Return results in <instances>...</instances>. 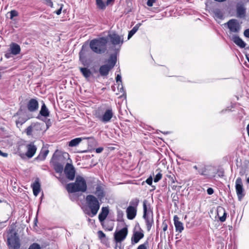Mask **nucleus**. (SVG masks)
Returning a JSON list of instances; mask_svg holds the SVG:
<instances>
[{"label":"nucleus","instance_id":"1","mask_svg":"<svg viewBox=\"0 0 249 249\" xmlns=\"http://www.w3.org/2000/svg\"><path fill=\"white\" fill-rule=\"evenodd\" d=\"M107 43L110 45V49L115 53H118L124 43V36L114 32H110L107 37Z\"/></svg>","mask_w":249,"mask_h":249},{"label":"nucleus","instance_id":"2","mask_svg":"<svg viewBox=\"0 0 249 249\" xmlns=\"http://www.w3.org/2000/svg\"><path fill=\"white\" fill-rule=\"evenodd\" d=\"M66 188L69 193L77 192H85L87 189V186L84 178L81 176H77L75 181L73 183L68 184Z\"/></svg>","mask_w":249,"mask_h":249},{"label":"nucleus","instance_id":"3","mask_svg":"<svg viewBox=\"0 0 249 249\" xmlns=\"http://www.w3.org/2000/svg\"><path fill=\"white\" fill-rule=\"evenodd\" d=\"M86 201L89 210H86L85 213L90 217H93L97 213L100 207L98 199L94 196L89 195L86 197Z\"/></svg>","mask_w":249,"mask_h":249},{"label":"nucleus","instance_id":"4","mask_svg":"<svg viewBox=\"0 0 249 249\" xmlns=\"http://www.w3.org/2000/svg\"><path fill=\"white\" fill-rule=\"evenodd\" d=\"M107 39L105 37H100L90 41L89 47L95 53L101 54L107 50Z\"/></svg>","mask_w":249,"mask_h":249},{"label":"nucleus","instance_id":"5","mask_svg":"<svg viewBox=\"0 0 249 249\" xmlns=\"http://www.w3.org/2000/svg\"><path fill=\"white\" fill-rule=\"evenodd\" d=\"M144 237L143 230L140 228L139 225H136L134 229L133 234L131 238L132 245L137 244L141 239Z\"/></svg>","mask_w":249,"mask_h":249},{"label":"nucleus","instance_id":"6","mask_svg":"<svg viewBox=\"0 0 249 249\" xmlns=\"http://www.w3.org/2000/svg\"><path fill=\"white\" fill-rule=\"evenodd\" d=\"M7 242L8 245L14 249H18L20 248L19 239L17 233L15 232H10L7 238Z\"/></svg>","mask_w":249,"mask_h":249},{"label":"nucleus","instance_id":"7","mask_svg":"<svg viewBox=\"0 0 249 249\" xmlns=\"http://www.w3.org/2000/svg\"><path fill=\"white\" fill-rule=\"evenodd\" d=\"M138 203L139 200L137 199L130 202V204L133 206H128L126 211L127 217L128 219L132 220L135 217L137 213L136 207L138 205Z\"/></svg>","mask_w":249,"mask_h":249},{"label":"nucleus","instance_id":"8","mask_svg":"<svg viewBox=\"0 0 249 249\" xmlns=\"http://www.w3.org/2000/svg\"><path fill=\"white\" fill-rule=\"evenodd\" d=\"M96 117L102 122L107 123L110 121L113 116V112L111 108L107 109L103 115L96 113Z\"/></svg>","mask_w":249,"mask_h":249},{"label":"nucleus","instance_id":"9","mask_svg":"<svg viewBox=\"0 0 249 249\" xmlns=\"http://www.w3.org/2000/svg\"><path fill=\"white\" fill-rule=\"evenodd\" d=\"M128 234V228L126 226L122 229L116 231L114 233V240L116 243L123 241Z\"/></svg>","mask_w":249,"mask_h":249},{"label":"nucleus","instance_id":"10","mask_svg":"<svg viewBox=\"0 0 249 249\" xmlns=\"http://www.w3.org/2000/svg\"><path fill=\"white\" fill-rule=\"evenodd\" d=\"M225 25H227L228 29L231 33H238L241 29V26L239 21L236 19L229 20Z\"/></svg>","mask_w":249,"mask_h":249},{"label":"nucleus","instance_id":"11","mask_svg":"<svg viewBox=\"0 0 249 249\" xmlns=\"http://www.w3.org/2000/svg\"><path fill=\"white\" fill-rule=\"evenodd\" d=\"M235 189L238 198L241 200L245 196L242 179L238 178L235 181Z\"/></svg>","mask_w":249,"mask_h":249},{"label":"nucleus","instance_id":"12","mask_svg":"<svg viewBox=\"0 0 249 249\" xmlns=\"http://www.w3.org/2000/svg\"><path fill=\"white\" fill-rule=\"evenodd\" d=\"M64 173L67 178L70 180L74 179L75 177V170L73 165L70 163H67L64 170Z\"/></svg>","mask_w":249,"mask_h":249},{"label":"nucleus","instance_id":"13","mask_svg":"<svg viewBox=\"0 0 249 249\" xmlns=\"http://www.w3.org/2000/svg\"><path fill=\"white\" fill-rule=\"evenodd\" d=\"M246 8L243 3L238 2L236 5V15L239 18H244L246 16Z\"/></svg>","mask_w":249,"mask_h":249},{"label":"nucleus","instance_id":"14","mask_svg":"<svg viewBox=\"0 0 249 249\" xmlns=\"http://www.w3.org/2000/svg\"><path fill=\"white\" fill-rule=\"evenodd\" d=\"M27 152L26 153V156L28 158H32L35 154L37 148L36 146L32 142L27 144L26 145Z\"/></svg>","mask_w":249,"mask_h":249},{"label":"nucleus","instance_id":"15","mask_svg":"<svg viewBox=\"0 0 249 249\" xmlns=\"http://www.w3.org/2000/svg\"><path fill=\"white\" fill-rule=\"evenodd\" d=\"M94 193L97 196L98 199L100 200L102 199L105 196V192L103 185L102 184H98Z\"/></svg>","mask_w":249,"mask_h":249},{"label":"nucleus","instance_id":"16","mask_svg":"<svg viewBox=\"0 0 249 249\" xmlns=\"http://www.w3.org/2000/svg\"><path fill=\"white\" fill-rule=\"evenodd\" d=\"M227 214V213L223 207L221 206H218L217 207V216L221 222H223L225 221Z\"/></svg>","mask_w":249,"mask_h":249},{"label":"nucleus","instance_id":"17","mask_svg":"<svg viewBox=\"0 0 249 249\" xmlns=\"http://www.w3.org/2000/svg\"><path fill=\"white\" fill-rule=\"evenodd\" d=\"M28 109L31 112L35 111L38 107V103L35 99H31L27 105Z\"/></svg>","mask_w":249,"mask_h":249},{"label":"nucleus","instance_id":"18","mask_svg":"<svg viewBox=\"0 0 249 249\" xmlns=\"http://www.w3.org/2000/svg\"><path fill=\"white\" fill-rule=\"evenodd\" d=\"M174 222L176 231L179 233L181 232L184 229L183 225L182 222L179 221V218L177 215L174 216Z\"/></svg>","mask_w":249,"mask_h":249},{"label":"nucleus","instance_id":"19","mask_svg":"<svg viewBox=\"0 0 249 249\" xmlns=\"http://www.w3.org/2000/svg\"><path fill=\"white\" fill-rule=\"evenodd\" d=\"M231 40L235 44L241 48H244L246 47V43L237 36H233L231 37Z\"/></svg>","mask_w":249,"mask_h":249},{"label":"nucleus","instance_id":"20","mask_svg":"<svg viewBox=\"0 0 249 249\" xmlns=\"http://www.w3.org/2000/svg\"><path fill=\"white\" fill-rule=\"evenodd\" d=\"M10 51H11L13 55H17L20 53V47L19 45L15 43H12L10 45Z\"/></svg>","mask_w":249,"mask_h":249},{"label":"nucleus","instance_id":"21","mask_svg":"<svg viewBox=\"0 0 249 249\" xmlns=\"http://www.w3.org/2000/svg\"><path fill=\"white\" fill-rule=\"evenodd\" d=\"M109 211L107 207H102L101 212L98 215V218L100 222H102L107 218Z\"/></svg>","mask_w":249,"mask_h":249},{"label":"nucleus","instance_id":"22","mask_svg":"<svg viewBox=\"0 0 249 249\" xmlns=\"http://www.w3.org/2000/svg\"><path fill=\"white\" fill-rule=\"evenodd\" d=\"M111 69V68L107 64L102 65L99 69L100 74L101 76H106Z\"/></svg>","mask_w":249,"mask_h":249},{"label":"nucleus","instance_id":"23","mask_svg":"<svg viewBox=\"0 0 249 249\" xmlns=\"http://www.w3.org/2000/svg\"><path fill=\"white\" fill-rule=\"evenodd\" d=\"M32 187L33 188V194L36 196L40 191V185L38 180H36L32 185Z\"/></svg>","mask_w":249,"mask_h":249},{"label":"nucleus","instance_id":"24","mask_svg":"<svg viewBox=\"0 0 249 249\" xmlns=\"http://www.w3.org/2000/svg\"><path fill=\"white\" fill-rule=\"evenodd\" d=\"M86 138H76L71 140L69 142L70 147H74L78 145L83 140L86 139Z\"/></svg>","mask_w":249,"mask_h":249},{"label":"nucleus","instance_id":"25","mask_svg":"<svg viewBox=\"0 0 249 249\" xmlns=\"http://www.w3.org/2000/svg\"><path fill=\"white\" fill-rule=\"evenodd\" d=\"M144 218L146 221L147 230L148 231H150L154 223L153 215L152 214L151 216L149 215L146 216V217Z\"/></svg>","mask_w":249,"mask_h":249},{"label":"nucleus","instance_id":"26","mask_svg":"<svg viewBox=\"0 0 249 249\" xmlns=\"http://www.w3.org/2000/svg\"><path fill=\"white\" fill-rule=\"evenodd\" d=\"M49 152V151L48 149L45 148H43L41 149V152L39 155L38 156L37 159L41 160H44L47 156L48 155Z\"/></svg>","mask_w":249,"mask_h":249},{"label":"nucleus","instance_id":"27","mask_svg":"<svg viewBox=\"0 0 249 249\" xmlns=\"http://www.w3.org/2000/svg\"><path fill=\"white\" fill-rule=\"evenodd\" d=\"M117 57L116 55L111 54L108 60V64L107 65L109 66L111 69H112L115 65Z\"/></svg>","mask_w":249,"mask_h":249},{"label":"nucleus","instance_id":"28","mask_svg":"<svg viewBox=\"0 0 249 249\" xmlns=\"http://www.w3.org/2000/svg\"><path fill=\"white\" fill-rule=\"evenodd\" d=\"M141 25V23L137 24L131 30H130L128 35V39H129L138 30L140 26Z\"/></svg>","mask_w":249,"mask_h":249},{"label":"nucleus","instance_id":"29","mask_svg":"<svg viewBox=\"0 0 249 249\" xmlns=\"http://www.w3.org/2000/svg\"><path fill=\"white\" fill-rule=\"evenodd\" d=\"M214 18L215 19H222L223 18V13L219 9H216L213 11Z\"/></svg>","mask_w":249,"mask_h":249},{"label":"nucleus","instance_id":"30","mask_svg":"<svg viewBox=\"0 0 249 249\" xmlns=\"http://www.w3.org/2000/svg\"><path fill=\"white\" fill-rule=\"evenodd\" d=\"M40 114L41 116L48 117L49 116V112L45 104H43L41 107L40 111Z\"/></svg>","mask_w":249,"mask_h":249},{"label":"nucleus","instance_id":"31","mask_svg":"<svg viewBox=\"0 0 249 249\" xmlns=\"http://www.w3.org/2000/svg\"><path fill=\"white\" fill-rule=\"evenodd\" d=\"M96 4L98 9L101 10L105 9L107 5V2L105 3L103 1V0H96Z\"/></svg>","mask_w":249,"mask_h":249},{"label":"nucleus","instance_id":"32","mask_svg":"<svg viewBox=\"0 0 249 249\" xmlns=\"http://www.w3.org/2000/svg\"><path fill=\"white\" fill-rule=\"evenodd\" d=\"M80 71L86 78H89L90 76L91 73L89 69L86 68H81Z\"/></svg>","mask_w":249,"mask_h":249},{"label":"nucleus","instance_id":"33","mask_svg":"<svg viewBox=\"0 0 249 249\" xmlns=\"http://www.w3.org/2000/svg\"><path fill=\"white\" fill-rule=\"evenodd\" d=\"M54 169L56 172L61 173L63 171V165L59 163H55L54 164Z\"/></svg>","mask_w":249,"mask_h":249},{"label":"nucleus","instance_id":"34","mask_svg":"<svg viewBox=\"0 0 249 249\" xmlns=\"http://www.w3.org/2000/svg\"><path fill=\"white\" fill-rule=\"evenodd\" d=\"M143 217L145 218L146 216H148L149 213H150V210H148L146 202V201H144L143 202Z\"/></svg>","mask_w":249,"mask_h":249},{"label":"nucleus","instance_id":"35","mask_svg":"<svg viewBox=\"0 0 249 249\" xmlns=\"http://www.w3.org/2000/svg\"><path fill=\"white\" fill-rule=\"evenodd\" d=\"M37 125L36 124H32L30 126H28L26 129V134L27 135H31L32 134V132L35 128L36 126Z\"/></svg>","mask_w":249,"mask_h":249},{"label":"nucleus","instance_id":"36","mask_svg":"<svg viewBox=\"0 0 249 249\" xmlns=\"http://www.w3.org/2000/svg\"><path fill=\"white\" fill-rule=\"evenodd\" d=\"M117 90H118V91L116 92V94H119L120 93H121L122 95L124 94V90L123 88L122 83H118V84Z\"/></svg>","mask_w":249,"mask_h":249},{"label":"nucleus","instance_id":"37","mask_svg":"<svg viewBox=\"0 0 249 249\" xmlns=\"http://www.w3.org/2000/svg\"><path fill=\"white\" fill-rule=\"evenodd\" d=\"M97 234L99 238L102 241H103L106 239V234L102 231H99L97 232Z\"/></svg>","mask_w":249,"mask_h":249},{"label":"nucleus","instance_id":"38","mask_svg":"<svg viewBox=\"0 0 249 249\" xmlns=\"http://www.w3.org/2000/svg\"><path fill=\"white\" fill-rule=\"evenodd\" d=\"M167 228H168V226H167V224L165 223V222H163L162 223V230H163V231L161 232L160 233V235L161 236L163 234H164V236H165V231H167Z\"/></svg>","mask_w":249,"mask_h":249},{"label":"nucleus","instance_id":"39","mask_svg":"<svg viewBox=\"0 0 249 249\" xmlns=\"http://www.w3.org/2000/svg\"><path fill=\"white\" fill-rule=\"evenodd\" d=\"M28 249H41V247L38 244L33 243L30 245Z\"/></svg>","mask_w":249,"mask_h":249},{"label":"nucleus","instance_id":"40","mask_svg":"<svg viewBox=\"0 0 249 249\" xmlns=\"http://www.w3.org/2000/svg\"><path fill=\"white\" fill-rule=\"evenodd\" d=\"M162 178V174L159 172L155 176V177L154 178V181L155 182H158Z\"/></svg>","mask_w":249,"mask_h":249},{"label":"nucleus","instance_id":"41","mask_svg":"<svg viewBox=\"0 0 249 249\" xmlns=\"http://www.w3.org/2000/svg\"><path fill=\"white\" fill-rule=\"evenodd\" d=\"M148 242H146L144 243L139 245L137 249H147Z\"/></svg>","mask_w":249,"mask_h":249},{"label":"nucleus","instance_id":"42","mask_svg":"<svg viewBox=\"0 0 249 249\" xmlns=\"http://www.w3.org/2000/svg\"><path fill=\"white\" fill-rule=\"evenodd\" d=\"M18 13L16 10H12L10 12V18L12 19L14 17L17 16Z\"/></svg>","mask_w":249,"mask_h":249},{"label":"nucleus","instance_id":"43","mask_svg":"<svg viewBox=\"0 0 249 249\" xmlns=\"http://www.w3.org/2000/svg\"><path fill=\"white\" fill-rule=\"evenodd\" d=\"M12 55H13V54H12L11 51H10V50L9 49V50L5 53V57L6 58H10L11 57H12Z\"/></svg>","mask_w":249,"mask_h":249},{"label":"nucleus","instance_id":"44","mask_svg":"<svg viewBox=\"0 0 249 249\" xmlns=\"http://www.w3.org/2000/svg\"><path fill=\"white\" fill-rule=\"evenodd\" d=\"M116 82L118 83H122V77L120 74H117L116 77Z\"/></svg>","mask_w":249,"mask_h":249},{"label":"nucleus","instance_id":"45","mask_svg":"<svg viewBox=\"0 0 249 249\" xmlns=\"http://www.w3.org/2000/svg\"><path fill=\"white\" fill-rule=\"evenodd\" d=\"M153 178L151 176L149 177L146 180L145 182L146 183H147L148 185H151L152 183Z\"/></svg>","mask_w":249,"mask_h":249},{"label":"nucleus","instance_id":"46","mask_svg":"<svg viewBox=\"0 0 249 249\" xmlns=\"http://www.w3.org/2000/svg\"><path fill=\"white\" fill-rule=\"evenodd\" d=\"M156 0H148L147 1V5L148 6H152L153 5V3L155 2Z\"/></svg>","mask_w":249,"mask_h":249},{"label":"nucleus","instance_id":"47","mask_svg":"<svg viewBox=\"0 0 249 249\" xmlns=\"http://www.w3.org/2000/svg\"><path fill=\"white\" fill-rule=\"evenodd\" d=\"M207 192L208 195H211L214 192L213 189L212 188H209L207 190Z\"/></svg>","mask_w":249,"mask_h":249},{"label":"nucleus","instance_id":"48","mask_svg":"<svg viewBox=\"0 0 249 249\" xmlns=\"http://www.w3.org/2000/svg\"><path fill=\"white\" fill-rule=\"evenodd\" d=\"M244 35L246 37L249 38V29L244 31Z\"/></svg>","mask_w":249,"mask_h":249},{"label":"nucleus","instance_id":"49","mask_svg":"<svg viewBox=\"0 0 249 249\" xmlns=\"http://www.w3.org/2000/svg\"><path fill=\"white\" fill-rule=\"evenodd\" d=\"M46 4L51 7L53 6V3L51 0H46Z\"/></svg>","mask_w":249,"mask_h":249},{"label":"nucleus","instance_id":"50","mask_svg":"<svg viewBox=\"0 0 249 249\" xmlns=\"http://www.w3.org/2000/svg\"><path fill=\"white\" fill-rule=\"evenodd\" d=\"M103 150V148L100 147L96 149L95 151L97 153H101Z\"/></svg>","mask_w":249,"mask_h":249},{"label":"nucleus","instance_id":"51","mask_svg":"<svg viewBox=\"0 0 249 249\" xmlns=\"http://www.w3.org/2000/svg\"><path fill=\"white\" fill-rule=\"evenodd\" d=\"M62 157L65 159H69V155L68 153H63Z\"/></svg>","mask_w":249,"mask_h":249},{"label":"nucleus","instance_id":"52","mask_svg":"<svg viewBox=\"0 0 249 249\" xmlns=\"http://www.w3.org/2000/svg\"><path fill=\"white\" fill-rule=\"evenodd\" d=\"M0 156L3 157H7L8 156V154L6 153H3L1 150H0Z\"/></svg>","mask_w":249,"mask_h":249},{"label":"nucleus","instance_id":"53","mask_svg":"<svg viewBox=\"0 0 249 249\" xmlns=\"http://www.w3.org/2000/svg\"><path fill=\"white\" fill-rule=\"evenodd\" d=\"M61 11H62V7H61L60 9H59L58 10H57L56 12H55V13L57 15H59L61 13Z\"/></svg>","mask_w":249,"mask_h":249},{"label":"nucleus","instance_id":"54","mask_svg":"<svg viewBox=\"0 0 249 249\" xmlns=\"http://www.w3.org/2000/svg\"><path fill=\"white\" fill-rule=\"evenodd\" d=\"M115 0H107V5H109L111 3V2L114 1Z\"/></svg>","mask_w":249,"mask_h":249},{"label":"nucleus","instance_id":"55","mask_svg":"<svg viewBox=\"0 0 249 249\" xmlns=\"http://www.w3.org/2000/svg\"><path fill=\"white\" fill-rule=\"evenodd\" d=\"M247 129L248 135L249 136V124L247 125Z\"/></svg>","mask_w":249,"mask_h":249},{"label":"nucleus","instance_id":"56","mask_svg":"<svg viewBox=\"0 0 249 249\" xmlns=\"http://www.w3.org/2000/svg\"><path fill=\"white\" fill-rule=\"evenodd\" d=\"M163 133L164 134H169L170 133H169V132L167 131V132H163Z\"/></svg>","mask_w":249,"mask_h":249},{"label":"nucleus","instance_id":"57","mask_svg":"<svg viewBox=\"0 0 249 249\" xmlns=\"http://www.w3.org/2000/svg\"><path fill=\"white\" fill-rule=\"evenodd\" d=\"M193 167H194V169H196V170H197V166H196V165L194 166Z\"/></svg>","mask_w":249,"mask_h":249},{"label":"nucleus","instance_id":"58","mask_svg":"<svg viewBox=\"0 0 249 249\" xmlns=\"http://www.w3.org/2000/svg\"><path fill=\"white\" fill-rule=\"evenodd\" d=\"M199 173L201 175H203V173L202 171H198Z\"/></svg>","mask_w":249,"mask_h":249},{"label":"nucleus","instance_id":"59","mask_svg":"<svg viewBox=\"0 0 249 249\" xmlns=\"http://www.w3.org/2000/svg\"><path fill=\"white\" fill-rule=\"evenodd\" d=\"M247 181L249 184V177L247 178Z\"/></svg>","mask_w":249,"mask_h":249},{"label":"nucleus","instance_id":"60","mask_svg":"<svg viewBox=\"0 0 249 249\" xmlns=\"http://www.w3.org/2000/svg\"><path fill=\"white\" fill-rule=\"evenodd\" d=\"M18 123H19L18 121H17V124H18Z\"/></svg>","mask_w":249,"mask_h":249},{"label":"nucleus","instance_id":"61","mask_svg":"<svg viewBox=\"0 0 249 249\" xmlns=\"http://www.w3.org/2000/svg\"><path fill=\"white\" fill-rule=\"evenodd\" d=\"M247 59H248V61L249 62V58L248 57H247Z\"/></svg>","mask_w":249,"mask_h":249},{"label":"nucleus","instance_id":"62","mask_svg":"<svg viewBox=\"0 0 249 249\" xmlns=\"http://www.w3.org/2000/svg\"><path fill=\"white\" fill-rule=\"evenodd\" d=\"M2 202V201L1 200H0V203H1Z\"/></svg>","mask_w":249,"mask_h":249}]
</instances>
